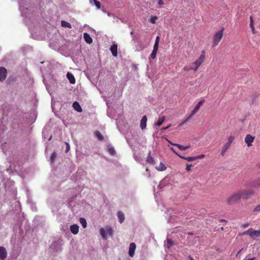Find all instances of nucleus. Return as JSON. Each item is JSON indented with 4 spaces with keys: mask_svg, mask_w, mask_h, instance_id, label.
<instances>
[{
    "mask_svg": "<svg viewBox=\"0 0 260 260\" xmlns=\"http://www.w3.org/2000/svg\"><path fill=\"white\" fill-rule=\"evenodd\" d=\"M240 194V199L247 200L251 198L254 194V190L252 189H242L238 190Z\"/></svg>",
    "mask_w": 260,
    "mask_h": 260,
    "instance_id": "nucleus-1",
    "label": "nucleus"
},
{
    "mask_svg": "<svg viewBox=\"0 0 260 260\" xmlns=\"http://www.w3.org/2000/svg\"><path fill=\"white\" fill-rule=\"evenodd\" d=\"M205 100L202 99L195 106L193 110L191 111L190 114L186 118V119L182 123L179 124V126H182L184 124L187 122L191 118L195 115L199 110L201 106L204 103Z\"/></svg>",
    "mask_w": 260,
    "mask_h": 260,
    "instance_id": "nucleus-2",
    "label": "nucleus"
},
{
    "mask_svg": "<svg viewBox=\"0 0 260 260\" xmlns=\"http://www.w3.org/2000/svg\"><path fill=\"white\" fill-rule=\"evenodd\" d=\"M224 30V27H222L221 29L218 31L216 32L213 36V47L216 46L221 39L223 37V31Z\"/></svg>",
    "mask_w": 260,
    "mask_h": 260,
    "instance_id": "nucleus-3",
    "label": "nucleus"
},
{
    "mask_svg": "<svg viewBox=\"0 0 260 260\" xmlns=\"http://www.w3.org/2000/svg\"><path fill=\"white\" fill-rule=\"evenodd\" d=\"M241 200L238 191H237L229 196L226 199L228 205H233Z\"/></svg>",
    "mask_w": 260,
    "mask_h": 260,
    "instance_id": "nucleus-4",
    "label": "nucleus"
},
{
    "mask_svg": "<svg viewBox=\"0 0 260 260\" xmlns=\"http://www.w3.org/2000/svg\"><path fill=\"white\" fill-rule=\"evenodd\" d=\"M240 235H249L251 238L254 239L256 237H260V230H254L250 228L241 233Z\"/></svg>",
    "mask_w": 260,
    "mask_h": 260,
    "instance_id": "nucleus-5",
    "label": "nucleus"
},
{
    "mask_svg": "<svg viewBox=\"0 0 260 260\" xmlns=\"http://www.w3.org/2000/svg\"><path fill=\"white\" fill-rule=\"evenodd\" d=\"M205 51H202L199 58L193 63L194 66H196L197 67H199L201 65L205 60Z\"/></svg>",
    "mask_w": 260,
    "mask_h": 260,
    "instance_id": "nucleus-6",
    "label": "nucleus"
},
{
    "mask_svg": "<svg viewBox=\"0 0 260 260\" xmlns=\"http://www.w3.org/2000/svg\"><path fill=\"white\" fill-rule=\"evenodd\" d=\"M7 76V71L4 67H0V81H4Z\"/></svg>",
    "mask_w": 260,
    "mask_h": 260,
    "instance_id": "nucleus-7",
    "label": "nucleus"
},
{
    "mask_svg": "<svg viewBox=\"0 0 260 260\" xmlns=\"http://www.w3.org/2000/svg\"><path fill=\"white\" fill-rule=\"evenodd\" d=\"M254 138V137H253L249 134L246 136L245 138V142L248 147H250L252 145V143L253 142Z\"/></svg>",
    "mask_w": 260,
    "mask_h": 260,
    "instance_id": "nucleus-8",
    "label": "nucleus"
},
{
    "mask_svg": "<svg viewBox=\"0 0 260 260\" xmlns=\"http://www.w3.org/2000/svg\"><path fill=\"white\" fill-rule=\"evenodd\" d=\"M136 248V245L135 243H131L129 245L128 254L131 257H133L135 254V251Z\"/></svg>",
    "mask_w": 260,
    "mask_h": 260,
    "instance_id": "nucleus-9",
    "label": "nucleus"
},
{
    "mask_svg": "<svg viewBox=\"0 0 260 260\" xmlns=\"http://www.w3.org/2000/svg\"><path fill=\"white\" fill-rule=\"evenodd\" d=\"M7 256V252L5 247L0 246V259L4 260Z\"/></svg>",
    "mask_w": 260,
    "mask_h": 260,
    "instance_id": "nucleus-10",
    "label": "nucleus"
},
{
    "mask_svg": "<svg viewBox=\"0 0 260 260\" xmlns=\"http://www.w3.org/2000/svg\"><path fill=\"white\" fill-rule=\"evenodd\" d=\"M147 120V116L146 115L143 116L140 121V127L142 129H144L146 128Z\"/></svg>",
    "mask_w": 260,
    "mask_h": 260,
    "instance_id": "nucleus-11",
    "label": "nucleus"
},
{
    "mask_svg": "<svg viewBox=\"0 0 260 260\" xmlns=\"http://www.w3.org/2000/svg\"><path fill=\"white\" fill-rule=\"evenodd\" d=\"M79 226L77 224H73L70 226V230L72 234L76 235L79 232Z\"/></svg>",
    "mask_w": 260,
    "mask_h": 260,
    "instance_id": "nucleus-12",
    "label": "nucleus"
},
{
    "mask_svg": "<svg viewBox=\"0 0 260 260\" xmlns=\"http://www.w3.org/2000/svg\"><path fill=\"white\" fill-rule=\"evenodd\" d=\"M112 55L114 56H117V45L114 44L111 46L110 49Z\"/></svg>",
    "mask_w": 260,
    "mask_h": 260,
    "instance_id": "nucleus-13",
    "label": "nucleus"
},
{
    "mask_svg": "<svg viewBox=\"0 0 260 260\" xmlns=\"http://www.w3.org/2000/svg\"><path fill=\"white\" fill-rule=\"evenodd\" d=\"M84 39L85 41V42L90 44L92 42V39L91 38V37L89 36V34H88L86 32L84 33L83 34Z\"/></svg>",
    "mask_w": 260,
    "mask_h": 260,
    "instance_id": "nucleus-14",
    "label": "nucleus"
},
{
    "mask_svg": "<svg viewBox=\"0 0 260 260\" xmlns=\"http://www.w3.org/2000/svg\"><path fill=\"white\" fill-rule=\"evenodd\" d=\"M67 77L71 84H74L75 83V78L72 73L68 72L67 74Z\"/></svg>",
    "mask_w": 260,
    "mask_h": 260,
    "instance_id": "nucleus-15",
    "label": "nucleus"
},
{
    "mask_svg": "<svg viewBox=\"0 0 260 260\" xmlns=\"http://www.w3.org/2000/svg\"><path fill=\"white\" fill-rule=\"evenodd\" d=\"M73 107L74 109L78 112H81L82 111L81 106L77 102H75L73 103Z\"/></svg>",
    "mask_w": 260,
    "mask_h": 260,
    "instance_id": "nucleus-16",
    "label": "nucleus"
},
{
    "mask_svg": "<svg viewBox=\"0 0 260 260\" xmlns=\"http://www.w3.org/2000/svg\"><path fill=\"white\" fill-rule=\"evenodd\" d=\"M117 217H118L119 222L121 223L124 221V220L125 219L124 215L123 213L121 211L118 212Z\"/></svg>",
    "mask_w": 260,
    "mask_h": 260,
    "instance_id": "nucleus-17",
    "label": "nucleus"
},
{
    "mask_svg": "<svg viewBox=\"0 0 260 260\" xmlns=\"http://www.w3.org/2000/svg\"><path fill=\"white\" fill-rule=\"evenodd\" d=\"M173 145L177 147L181 150H185L190 147L189 145L183 146L179 144H174Z\"/></svg>",
    "mask_w": 260,
    "mask_h": 260,
    "instance_id": "nucleus-18",
    "label": "nucleus"
},
{
    "mask_svg": "<svg viewBox=\"0 0 260 260\" xmlns=\"http://www.w3.org/2000/svg\"><path fill=\"white\" fill-rule=\"evenodd\" d=\"M107 151L112 156L115 155L116 153L114 148L111 145L108 146Z\"/></svg>",
    "mask_w": 260,
    "mask_h": 260,
    "instance_id": "nucleus-19",
    "label": "nucleus"
},
{
    "mask_svg": "<svg viewBox=\"0 0 260 260\" xmlns=\"http://www.w3.org/2000/svg\"><path fill=\"white\" fill-rule=\"evenodd\" d=\"M147 161L149 164L154 165V161L153 158L151 156V151L149 152L147 158Z\"/></svg>",
    "mask_w": 260,
    "mask_h": 260,
    "instance_id": "nucleus-20",
    "label": "nucleus"
},
{
    "mask_svg": "<svg viewBox=\"0 0 260 260\" xmlns=\"http://www.w3.org/2000/svg\"><path fill=\"white\" fill-rule=\"evenodd\" d=\"M94 135L97 139L100 141H103L104 140V137L99 131H96L94 133Z\"/></svg>",
    "mask_w": 260,
    "mask_h": 260,
    "instance_id": "nucleus-21",
    "label": "nucleus"
},
{
    "mask_svg": "<svg viewBox=\"0 0 260 260\" xmlns=\"http://www.w3.org/2000/svg\"><path fill=\"white\" fill-rule=\"evenodd\" d=\"M61 26H63V27H67V28H72L71 24L70 23H69L68 22L64 20L61 21Z\"/></svg>",
    "mask_w": 260,
    "mask_h": 260,
    "instance_id": "nucleus-22",
    "label": "nucleus"
},
{
    "mask_svg": "<svg viewBox=\"0 0 260 260\" xmlns=\"http://www.w3.org/2000/svg\"><path fill=\"white\" fill-rule=\"evenodd\" d=\"M179 157L182 158V159H184L185 160H186L188 161H193L195 160H196V156H193V157H185V156H179Z\"/></svg>",
    "mask_w": 260,
    "mask_h": 260,
    "instance_id": "nucleus-23",
    "label": "nucleus"
},
{
    "mask_svg": "<svg viewBox=\"0 0 260 260\" xmlns=\"http://www.w3.org/2000/svg\"><path fill=\"white\" fill-rule=\"evenodd\" d=\"M166 117L165 116H162L160 118H159L156 123H155V124L157 126H160L162 123L164 122L165 120Z\"/></svg>",
    "mask_w": 260,
    "mask_h": 260,
    "instance_id": "nucleus-24",
    "label": "nucleus"
},
{
    "mask_svg": "<svg viewBox=\"0 0 260 260\" xmlns=\"http://www.w3.org/2000/svg\"><path fill=\"white\" fill-rule=\"evenodd\" d=\"M80 222L83 228H85L87 226V222L86 219L83 217H81L79 219Z\"/></svg>",
    "mask_w": 260,
    "mask_h": 260,
    "instance_id": "nucleus-25",
    "label": "nucleus"
},
{
    "mask_svg": "<svg viewBox=\"0 0 260 260\" xmlns=\"http://www.w3.org/2000/svg\"><path fill=\"white\" fill-rule=\"evenodd\" d=\"M156 168L159 171H163L166 169V167L162 162H160L159 166Z\"/></svg>",
    "mask_w": 260,
    "mask_h": 260,
    "instance_id": "nucleus-26",
    "label": "nucleus"
},
{
    "mask_svg": "<svg viewBox=\"0 0 260 260\" xmlns=\"http://www.w3.org/2000/svg\"><path fill=\"white\" fill-rule=\"evenodd\" d=\"M253 186L254 187H260V178L255 179L253 183Z\"/></svg>",
    "mask_w": 260,
    "mask_h": 260,
    "instance_id": "nucleus-27",
    "label": "nucleus"
},
{
    "mask_svg": "<svg viewBox=\"0 0 260 260\" xmlns=\"http://www.w3.org/2000/svg\"><path fill=\"white\" fill-rule=\"evenodd\" d=\"M229 147H230V146H229L226 144H225L224 145V146L222 148V149L221 150V154L222 156H223L224 155V153H225V152L227 151V150L229 149Z\"/></svg>",
    "mask_w": 260,
    "mask_h": 260,
    "instance_id": "nucleus-28",
    "label": "nucleus"
},
{
    "mask_svg": "<svg viewBox=\"0 0 260 260\" xmlns=\"http://www.w3.org/2000/svg\"><path fill=\"white\" fill-rule=\"evenodd\" d=\"M100 235H101L102 238L104 240H106L107 239L106 236L105 230L104 228H101L100 230Z\"/></svg>",
    "mask_w": 260,
    "mask_h": 260,
    "instance_id": "nucleus-29",
    "label": "nucleus"
},
{
    "mask_svg": "<svg viewBox=\"0 0 260 260\" xmlns=\"http://www.w3.org/2000/svg\"><path fill=\"white\" fill-rule=\"evenodd\" d=\"M249 18H250V27H251V28L252 29V32L254 34V24H253V20L252 16H250Z\"/></svg>",
    "mask_w": 260,
    "mask_h": 260,
    "instance_id": "nucleus-30",
    "label": "nucleus"
},
{
    "mask_svg": "<svg viewBox=\"0 0 260 260\" xmlns=\"http://www.w3.org/2000/svg\"><path fill=\"white\" fill-rule=\"evenodd\" d=\"M234 139H235V138L234 136H230L228 138V142L226 144L230 146L231 143L233 142Z\"/></svg>",
    "mask_w": 260,
    "mask_h": 260,
    "instance_id": "nucleus-31",
    "label": "nucleus"
},
{
    "mask_svg": "<svg viewBox=\"0 0 260 260\" xmlns=\"http://www.w3.org/2000/svg\"><path fill=\"white\" fill-rule=\"evenodd\" d=\"M106 231L108 235L112 236H113V229L111 227H108L106 228Z\"/></svg>",
    "mask_w": 260,
    "mask_h": 260,
    "instance_id": "nucleus-32",
    "label": "nucleus"
},
{
    "mask_svg": "<svg viewBox=\"0 0 260 260\" xmlns=\"http://www.w3.org/2000/svg\"><path fill=\"white\" fill-rule=\"evenodd\" d=\"M158 19V17L157 16H151L150 19V22L152 24H154L156 22V20Z\"/></svg>",
    "mask_w": 260,
    "mask_h": 260,
    "instance_id": "nucleus-33",
    "label": "nucleus"
},
{
    "mask_svg": "<svg viewBox=\"0 0 260 260\" xmlns=\"http://www.w3.org/2000/svg\"><path fill=\"white\" fill-rule=\"evenodd\" d=\"M96 6V7L98 8V9H100L101 8V3L96 0H92Z\"/></svg>",
    "mask_w": 260,
    "mask_h": 260,
    "instance_id": "nucleus-34",
    "label": "nucleus"
},
{
    "mask_svg": "<svg viewBox=\"0 0 260 260\" xmlns=\"http://www.w3.org/2000/svg\"><path fill=\"white\" fill-rule=\"evenodd\" d=\"M56 157V152H53L50 156V160L51 162H53L54 159Z\"/></svg>",
    "mask_w": 260,
    "mask_h": 260,
    "instance_id": "nucleus-35",
    "label": "nucleus"
},
{
    "mask_svg": "<svg viewBox=\"0 0 260 260\" xmlns=\"http://www.w3.org/2000/svg\"><path fill=\"white\" fill-rule=\"evenodd\" d=\"M173 241L171 239H167L168 247L169 248L173 245Z\"/></svg>",
    "mask_w": 260,
    "mask_h": 260,
    "instance_id": "nucleus-36",
    "label": "nucleus"
},
{
    "mask_svg": "<svg viewBox=\"0 0 260 260\" xmlns=\"http://www.w3.org/2000/svg\"><path fill=\"white\" fill-rule=\"evenodd\" d=\"M157 51H152L151 54H150V58L151 59H154L156 56Z\"/></svg>",
    "mask_w": 260,
    "mask_h": 260,
    "instance_id": "nucleus-37",
    "label": "nucleus"
},
{
    "mask_svg": "<svg viewBox=\"0 0 260 260\" xmlns=\"http://www.w3.org/2000/svg\"><path fill=\"white\" fill-rule=\"evenodd\" d=\"M183 71H189L190 70H192V67H188V66H185L183 69H182Z\"/></svg>",
    "mask_w": 260,
    "mask_h": 260,
    "instance_id": "nucleus-38",
    "label": "nucleus"
},
{
    "mask_svg": "<svg viewBox=\"0 0 260 260\" xmlns=\"http://www.w3.org/2000/svg\"><path fill=\"white\" fill-rule=\"evenodd\" d=\"M65 144L66 145V152L67 153L70 149V144L68 142H66Z\"/></svg>",
    "mask_w": 260,
    "mask_h": 260,
    "instance_id": "nucleus-39",
    "label": "nucleus"
},
{
    "mask_svg": "<svg viewBox=\"0 0 260 260\" xmlns=\"http://www.w3.org/2000/svg\"><path fill=\"white\" fill-rule=\"evenodd\" d=\"M158 48V44L154 43V45L153 46V49L152 51L157 52Z\"/></svg>",
    "mask_w": 260,
    "mask_h": 260,
    "instance_id": "nucleus-40",
    "label": "nucleus"
},
{
    "mask_svg": "<svg viewBox=\"0 0 260 260\" xmlns=\"http://www.w3.org/2000/svg\"><path fill=\"white\" fill-rule=\"evenodd\" d=\"M193 167V165H191V164H187L186 165V167L185 168V170L187 171H189L190 170V168L191 167Z\"/></svg>",
    "mask_w": 260,
    "mask_h": 260,
    "instance_id": "nucleus-41",
    "label": "nucleus"
},
{
    "mask_svg": "<svg viewBox=\"0 0 260 260\" xmlns=\"http://www.w3.org/2000/svg\"><path fill=\"white\" fill-rule=\"evenodd\" d=\"M158 5L159 7H161L164 5V3L162 0H157Z\"/></svg>",
    "mask_w": 260,
    "mask_h": 260,
    "instance_id": "nucleus-42",
    "label": "nucleus"
},
{
    "mask_svg": "<svg viewBox=\"0 0 260 260\" xmlns=\"http://www.w3.org/2000/svg\"><path fill=\"white\" fill-rule=\"evenodd\" d=\"M254 212H259L260 211V205H257L253 210Z\"/></svg>",
    "mask_w": 260,
    "mask_h": 260,
    "instance_id": "nucleus-43",
    "label": "nucleus"
},
{
    "mask_svg": "<svg viewBox=\"0 0 260 260\" xmlns=\"http://www.w3.org/2000/svg\"><path fill=\"white\" fill-rule=\"evenodd\" d=\"M205 156V155L204 154H201V155H198V156H196V159H201V158H204Z\"/></svg>",
    "mask_w": 260,
    "mask_h": 260,
    "instance_id": "nucleus-44",
    "label": "nucleus"
},
{
    "mask_svg": "<svg viewBox=\"0 0 260 260\" xmlns=\"http://www.w3.org/2000/svg\"><path fill=\"white\" fill-rule=\"evenodd\" d=\"M170 149L175 153L176 154L177 156H178L179 157V156H181V155H180L179 154H178L175 150V149H174L173 147H171L170 148Z\"/></svg>",
    "mask_w": 260,
    "mask_h": 260,
    "instance_id": "nucleus-45",
    "label": "nucleus"
},
{
    "mask_svg": "<svg viewBox=\"0 0 260 260\" xmlns=\"http://www.w3.org/2000/svg\"><path fill=\"white\" fill-rule=\"evenodd\" d=\"M249 225V223H246L243 224L242 226L243 228L245 229V228L248 227Z\"/></svg>",
    "mask_w": 260,
    "mask_h": 260,
    "instance_id": "nucleus-46",
    "label": "nucleus"
},
{
    "mask_svg": "<svg viewBox=\"0 0 260 260\" xmlns=\"http://www.w3.org/2000/svg\"><path fill=\"white\" fill-rule=\"evenodd\" d=\"M159 37L157 36L154 43L159 44Z\"/></svg>",
    "mask_w": 260,
    "mask_h": 260,
    "instance_id": "nucleus-47",
    "label": "nucleus"
},
{
    "mask_svg": "<svg viewBox=\"0 0 260 260\" xmlns=\"http://www.w3.org/2000/svg\"><path fill=\"white\" fill-rule=\"evenodd\" d=\"M199 67H197L196 66H195L194 67L192 68V70H193L194 71H197Z\"/></svg>",
    "mask_w": 260,
    "mask_h": 260,
    "instance_id": "nucleus-48",
    "label": "nucleus"
},
{
    "mask_svg": "<svg viewBox=\"0 0 260 260\" xmlns=\"http://www.w3.org/2000/svg\"><path fill=\"white\" fill-rule=\"evenodd\" d=\"M170 126H171V125H169L167 126V127H166L164 128L163 129H164V130H166V129H167L168 128H169Z\"/></svg>",
    "mask_w": 260,
    "mask_h": 260,
    "instance_id": "nucleus-49",
    "label": "nucleus"
},
{
    "mask_svg": "<svg viewBox=\"0 0 260 260\" xmlns=\"http://www.w3.org/2000/svg\"><path fill=\"white\" fill-rule=\"evenodd\" d=\"M242 250V249H241L240 250H239V251L238 252V253L236 254V256H237L240 254V253L241 252V250Z\"/></svg>",
    "mask_w": 260,
    "mask_h": 260,
    "instance_id": "nucleus-50",
    "label": "nucleus"
},
{
    "mask_svg": "<svg viewBox=\"0 0 260 260\" xmlns=\"http://www.w3.org/2000/svg\"><path fill=\"white\" fill-rule=\"evenodd\" d=\"M188 235H192L193 234L192 233H188Z\"/></svg>",
    "mask_w": 260,
    "mask_h": 260,
    "instance_id": "nucleus-51",
    "label": "nucleus"
},
{
    "mask_svg": "<svg viewBox=\"0 0 260 260\" xmlns=\"http://www.w3.org/2000/svg\"><path fill=\"white\" fill-rule=\"evenodd\" d=\"M169 143H170L171 145H173V144H174V143H173L172 142H170V141H169Z\"/></svg>",
    "mask_w": 260,
    "mask_h": 260,
    "instance_id": "nucleus-52",
    "label": "nucleus"
},
{
    "mask_svg": "<svg viewBox=\"0 0 260 260\" xmlns=\"http://www.w3.org/2000/svg\"><path fill=\"white\" fill-rule=\"evenodd\" d=\"M254 259V258H248L247 260H253Z\"/></svg>",
    "mask_w": 260,
    "mask_h": 260,
    "instance_id": "nucleus-53",
    "label": "nucleus"
},
{
    "mask_svg": "<svg viewBox=\"0 0 260 260\" xmlns=\"http://www.w3.org/2000/svg\"><path fill=\"white\" fill-rule=\"evenodd\" d=\"M190 260H194V259L192 257H190Z\"/></svg>",
    "mask_w": 260,
    "mask_h": 260,
    "instance_id": "nucleus-54",
    "label": "nucleus"
},
{
    "mask_svg": "<svg viewBox=\"0 0 260 260\" xmlns=\"http://www.w3.org/2000/svg\"><path fill=\"white\" fill-rule=\"evenodd\" d=\"M221 230H223V228L222 227V228H221Z\"/></svg>",
    "mask_w": 260,
    "mask_h": 260,
    "instance_id": "nucleus-55",
    "label": "nucleus"
},
{
    "mask_svg": "<svg viewBox=\"0 0 260 260\" xmlns=\"http://www.w3.org/2000/svg\"><path fill=\"white\" fill-rule=\"evenodd\" d=\"M131 34L132 35L133 34V31H131Z\"/></svg>",
    "mask_w": 260,
    "mask_h": 260,
    "instance_id": "nucleus-56",
    "label": "nucleus"
}]
</instances>
